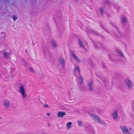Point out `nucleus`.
<instances>
[{"instance_id": "f257e3e1", "label": "nucleus", "mask_w": 134, "mask_h": 134, "mask_svg": "<svg viewBox=\"0 0 134 134\" xmlns=\"http://www.w3.org/2000/svg\"><path fill=\"white\" fill-rule=\"evenodd\" d=\"M90 116L96 122L103 125H106L105 122L102 121L100 118L97 115L93 113H88Z\"/></svg>"}, {"instance_id": "f03ea898", "label": "nucleus", "mask_w": 134, "mask_h": 134, "mask_svg": "<svg viewBox=\"0 0 134 134\" xmlns=\"http://www.w3.org/2000/svg\"><path fill=\"white\" fill-rule=\"evenodd\" d=\"M18 91L21 95L23 98H26L27 94L24 85H22L20 86L19 87Z\"/></svg>"}, {"instance_id": "7ed1b4c3", "label": "nucleus", "mask_w": 134, "mask_h": 134, "mask_svg": "<svg viewBox=\"0 0 134 134\" xmlns=\"http://www.w3.org/2000/svg\"><path fill=\"white\" fill-rule=\"evenodd\" d=\"M125 83L126 85L129 89H131L133 87L132 82L129 79H125Z\"/></svg>"}, {"instance_id": "20e7f679", "label": "nucleus", "mask_w": 134, "mask_h": 134, "mask_svg": "<svg viewBox=\"0 0 134 134\" xmlns=\"http://www.w3.org/2000/svg\"><path fill=\"white\" fill-rule=\"evenodd\" d=\"M71 55L73 58L76 62L78 63H81V59L77 56L73 51H71Z\"/></svg>"}, {"instance_id": "39448f33", "label": "nucleus", "mask_w": 134, "mask_h": 134, "mask_svg": "<svg viewBox=\"0 0 134 134\" xmlns=\"http://www.w3.org/2000/svg\"><path fill=\"white\" fill-rule=\"evenodd\" d=\"M120 129L124 134H132V133L129 131L127 128L125 126H120Z\"/></svg>"}, {"instance_id": "423d86ee", "label": "nucleus", "mask_w": 134, "mask_h": 134, "mask_svg": "<svg viewBox=\"0 0 134 134\" xmlns=\"http://www.w3.org/2000/svg\"><path fill=\"white\" fill-rule=\"evenodd\" d=\"M88 84L89 90L91 91H93V81L91 80H89Z\"/></svg>"}, {"instance_id": "0eeeda50", "label": "nucleus", "mask_w": 134, "mask_h": 134, "mask_svg": "<svg viewBox=\"0 0 134 134\" xmlns=\"http://www.w3.org/2000/svg\"><path fill=\"white\" fill-rule=\"evenodd\" d=\"M112 117L113 120L115 121L117 120L118 119V111L117 110H115L112 114Z\"/></svg>"}, {"instance_id": "6e6552de", "label": "nucleus", "mask_w": 134, "mask_h": 134, "mask_svg": "<svg viewBox=\"0 0 134 134\" xmlns=\"http://www.w3.org/2000/svg\"><path fill=\"white\" fill-rule=\"evenodd\" d=\"M3 105L6 108L8 109L10 105V102L8 100L5 99L3 100Z\"/></svg>"}, {"instance_id": "1a4fd4ad", "label": "nucleus", "mask_w": 134, "mask_h": 134, "mask_svg": "<svg viewBox=\"0 0 134 134\" xmlns=\"http://www.w3.org/2000/svg\"><path fill=\"white\" fill-rule=\"evenodd\" d=\"M51 43L52 48L53 49H56L57 47V45L54 39H52L51 40Z\"/></svg>"}, {"instance_id": "9d476101", "label": "nucleus", "mask_w": 134, "mask_h": 134, "mask_svg": "<svg viewBox=\"0 0 134 134\" xmlns=\"http://www.w3.org/2000/svg\"><path fill=\"white\" fill-rule=\"evenodd\" d=\"M11 54L10 52H7L4 51L3 52V55L5 59L9 58L10 57V55Z\"/></svg>"}, {"instance_id": "9b49d317", "label": "nucleus", "mask_w": 134, "mask_h": 134, "mask_svg": "<svg viewBox=\"0 0 134 134\" xmlns=\"http://www.w3.org/2000/svg\"><path fill=\"white\" fill-rule=\"evenodd\" d=\"M66 115V113L63 111H59L57 113V115L58 117L60 118H62Z\"/></svg>"}, {"instance_id": "f8f14e48", "label": "nucleus", "mask_w": 134, "mask_h": 134, "mask_svg": "<svg viewBox=\"0 0 134 134\" xmlns=\"http://www.w3.org/2000/svg\"><path fill=\"white\" fill-rule=\"evenodd\" d=\"M121 19L122 23L125 25L127 22V20L126 17L124 16H122L121 17Z\"/></svg>"}, {"instance_id": "ddd939ff", "label": "nucleus", "mask_w": 134, "mask_h": 134, "mask_svg": "<svg viewBox=\"0 0 134 134\" xmlns=\"http://www.w3.org/2000/svg\"><path fill=\"white\" fill-rule=\"evenodd\" d=\"M116 52L119 54V55L121 58H124V55L123 54L122 52L120 49H116Z\"/></svg>"}, {"instance_id": "4468645a", "label": "nucleus", "mask_w": 134, "mask_h": 134, "mask_svg": "<svg viewBox=\"0 0 134 134\" xmlns=\"http://www.w3.org/2000/svg\"><path fill=\"white\" fill-rule=\"evenodd\" d=\"M83 82V77L81 75L79 76V83L80 85H82Z\"/></svg>"}, {"instance_id": "2eb2a0df", "label": "nucleus", "mask_w": 134, "mask_h": 134, "mask_svg": "<svg viewBox=\"0 0 134 134\" xmlns=\"http://www.w3.org/2000/svg\"><path fill=\"white\" fill-rule=\"evenodd\" d=\"M59 60L60 63L63 65H64L65 64V62L64 59L61 57L59 58Z\"/></svg>"}, {"instance_id": "dca6fc26", "label": "nucleus", "mask_w": 134, "mask_h": 134, "mask_svg": "<svg viewBox=\"0 0 134 134\" xmlns=\"http://www.w3.org/2000/svg\"><path fill=\"white\" fill-rule=\"evenodd\" d=\"M99 11L102 15H104L105 12L104 8L103 7H101L100 8L99 10Z\"/></svg>"}, {"instance_id": "f3484780", "label": "nucleus", "mask_w": 134, "mask_h": 134, "mask_svg": "<svg viewBox=\"0 0 134 134\" xmlns=\"http://www.w3.org/2000/svg\"><path fill=\"white\" fill-rule=\"evenodd\" d=\"M74 71L75 72H77L79 74H80V67L78 66H76L74 69Z\"/></svg>"}, {"instance_id": "a211bd4d", "label": "nucleus", "mask_w": 134, "mask_h": 134, "mask_svg": "<svg viewBox=\"0 0 134 134\" xmlns=\"http://www.w3.org/2000/svg\"><path fill=\"white\" fill-rule=\"evenodd\" d=\"M72 123L71 122H68L66 125L67 129L69 130L71 127Z\"/></svg>"}, {"instance_id": "6ab92c4d", "label": "nucleus", "mask_w": 134, "mask_h": 134, "mask_svg": "<svg viewBox=\"0 0 134 134\" xmlns=\"http://www.w3.org/2000/svg\"><path fill=\"white\" fill-rule=\"evenodd\" d=\"M28 70L31 72L34 73L35 72V70L31 66L29 67Z\"/></svg>"}, {"instance_id": "aec40b11", "label": "nucleus", "mask_w": 134, "mask_h": 134, "mask_svg": "<svg viewBox=\"0 0 134 134\" xmlns=\"http://www.w3.org/2000/svg\"><path fill=\"white\" fill-rule=\"evenodd\" d=\"M79 42L80 46L81 47L84 48V45L83 43L82 42L81 40L79 39Z\"/></svg>"}, {"instance_id": "412c9836", "label": "nucleus", "mask_w": 134, "mask_h": 134, "mask_svg": "<svg viewBox=\"0 0 134 134\" xmlns=\"http://www.w3.org/2000/svg\"><path fill=\"white\" fill-rule=\"evenodd\" d=\"M77 123L80 126L82 127L83 125V122L81 120L78 121Z\"/></svg>"}, {"instance_id": "4be33fe9", "label": "nucleus", "mask_w": 134, "mask_h": 134, "mask_svg": "<svg viewBox=\"0 0 134 134\" xmlns=\"http://www.w3.org/2000/svg\"><path fill=\"white\" fill-rule=\"evenodd\" d=\"M10 69H11V71H10V75L13 76H14L15 74L14 72V70L13 69H12L11 68Z\"/></svg>"}, {"instance_id": "5701e85b", "label": "nucleus", "mask_w": 134, "mask_h": 134, "mask_svg": "<svg viewBox=\"0 0 134 134\" xmlns=\"http://www.w3.org/2000/svg\"><path fill=\"white\" fill-rule=\"evenodd\" d=\"M17 17L15 15H14L13 17V19L14 21H15L17 19Z\"/></svg>"}, {"instance_id": "b1692460", "label": "nucleus", "mask_w": 134, "mask_h": 134, "mask_svg": "<svg viewBox=\"0 0 134 134\" xmlns=\"http://www.w3.org/2000/svg\"><path fill=\"white\" fill-rule=\"evenodd\" d=\"M44 107L45 108H49V107L48 105L46 104H45L44 106Z\"/></svg>"}, {"instance_id": "393cba45", "label": "nucleus", "mask_w": 134, "mask_h": 134, "mask_svg": "<svg viewBox=\"0 0 134 134\" xmlns=\"http://www.w3.org/2000/svg\"><path fill=\"white\" fill-rule=\"evenodd\" d=\"M105 2L107 4H109V2L108 0H106L105 1Z\"/></svg>"}, {"instance_id": "a878e982", "label": "nucleus", "mask_w": 134, "mask_h": 134, "mask_svg": "<svg viewBox=\"0 0 134 134\" xmlns=\"http://www.w3.org/2000/svg\"><path fill=\"white\" fill-rule=\"evenodd\" d=\"M50 115V113H48L47 114V115L48 116H49Z\"/></svg>"}, {"instance_id": "bb28decb", "label": "nucleus", "mask_w": 134, "mask_h": 134, "mask_svg": "<svg viewBox=\"0 0 134 134\" xmlns=\"http://www.w3.org/2000/svg\"><path fill=\"white\" fill-rule=\"evenodd\" d=\"M131 129H131V128H129V130H131Z\"/></svg>"}, {"instance_id": "cd10ccee", "label": "nucleus", "mask_w": 134, "mask_h": 134, "mask_svg": "<svg viewBox=\"0 0 134 134\" xmlns=\"http://www.w3.org/2000/svg\"><path fill=\"white\" fill-rule=\"evenodd\" d=\"M27 65V64H26V63H25V65Z\"/></svg>"}]
</instances>
